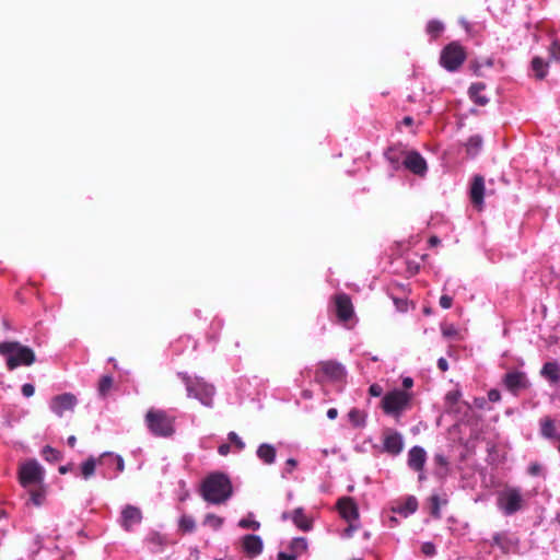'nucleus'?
<instances>
[{
  "mask_svg": "<svg viewBox=\"0 0 560 560\" xmlns=\"http://www.w3.org/2000/svg\"><path fill=\"white\" fill-rule=\"evenodd\" d=\"M292 522L303 532H308L312 529V522L305 515L303 508H296L292 512Z\"/></svg>",
  "mask_w": 560,
  "mask_h": 560,
  "instance_id": "27",
  "label": "nucleus"
},
{
  "mask_svg": "<svg viewBox=\"0 0 560 560\" xmlns=\"http://www.w3.org/2000/svg\"><path fill=\"white\" fill-rule=\"evenodd\" d=\"M462 397V393L459 390H451L445 396V401L450 405H455Z\"/></svg>",
  "mask_w": 560,
  "mask_h": 560,
  "instance_id": "48",
  "label": "nucleus"
},
{
  "mask_svg": "<svg viewBox=\"0 0 560 560\" xmlns=\"http://www.w3.org/2000/svg\"><path fill=\"white\" fill-rule=\"evenodd\" d=\"M97 468L104 479L113 480L124 471V458L112 452H105L97 458Z\"/></svg>",
  "mask_w": 560,
  "mask_h": 560,
  "instance_id": "8",
  "label": "nucleus"
},
{
  "mask_svg": "<svg viewBox=\"0 0 560 560\" xmlns=\"http://www.w3.org/2000/svg\"><path fill=\"white\" fill-rule=\"evenodd\" d=\"M238 527L244 529L258 530L260 523L254 518V513L249 512L246 517L238 521Z\"/></svg>",
  "mask_w": 560,
  "mask_h": 560,
  "instance_id": "38",
  "label": "nucleus"
},
{
  "mask_svg": "<svg viewBox=\"0 0 560 560\" xmlns=\"http://www.w3.org/2000/svg\"><path fill=\"white\" fill-rule=\"evenodd\" d=\"M402 386L405 389H409L413 386V380L409 376L402 378Z\"/></svg>",
  "mask_w": 560,
  "mask_h": 560,
  "instance_id": "58",
  "label": "nucleus"
},
{
  "mask_svg": "<svg viewBox=\"0 0 560 560\" xmlns=\"http://www.w3.org/2000/svg\"><path fill=\"white\" fill-rule=\"evenodd\" d=\"M415 471L418 472L419 482L427 480V475H425L424 469L423 470H415Z\"/></svg>",
  "mask_w": 560,
  "mask_h": 560,
  "instance_id": "60",
  "label": "nucleus"
},
{
  "mask_svg": "<svg viewBox=\"0 0 560 560\" xmlns=\"http://www.w3.org/2000/svg\"><path fill=\"white\" fill-rule=\"evenodd\" d=\"M114 380L110 375H103L97 385V392L100 397L105 398L108 392L112 389Z\"/></svg>",
  "mask_w": 560,
  "mask_h": 560,
  "instance_id": "34",
  "label": "nucleus"
},
{
  "mask_svg": "<svg viewBox=\"0 0 560 560\" xmlns=\"http://www.w3.org/2000/svg\"><path fill=\"white\" fill-rule=\"evenodd\" d=\"M485 178L481 175H475L469 189L470 201L478 210H482L485 205Z\"/></svg>",
  "mask_w": 560,
  "mask_h": 560,
  "instance_id": "20",
  "label": "nucleus"
},
{
  "mask_svg": "<svg viewBox=\"0 0 560 560\" xmlns=\"http://www.w3.org/2000/svg\"><path fill=\"white\" fill-rule=\"evenodd\" d=\"M42 456L49 463H57L61 459V453L49 445L43 447Z\"/></svg>",
  "mask_w": 560,
  "mask_h": 560,
  "instance_id": "39",
  "label": "nucleus"
},
{
  "mask_svg": "<svg viewBox=\"0 0 560 560\" xmlns=\"http://www.w3.org/2000/svg\"><path fill=\"white\" fill-rule=\"evenodd\" d=\"M440 242H441V241H440V238H439V237H436V236H431V237H430V240H429V244H430L431 246H435V245H438Z\"/></svg>",
  "mask_w": 560,
  "mask_h": 560,
  "instance_id": "64",
  "label": "nucleus"
},
{
  "mask_svg": "<svg viewBox=\"0 0 560 560\" xmlns=\"http://www.w3.org/2000/svg\"><path fill=\"white\" fill-rule=\"evenodd\" d=\"M45 478V469L35 459H27L19 467V481L23 488L31 485H42Z\"/></svg>",
  "mask_w": 560,
  "mask_h": 560,
  "instance_id": "9",
  "label": "nucleus"
},
{
  "mask_svg": "<svg viewBox=\"0 0 560 560\" xmlns=\"http://www.w3.org/2000/svg\"><path fill=\"white\" fill-rule=\"evenodd\" d=\"M383 452L397 456L404 450L402 434L393 429H386L383 433Z\"/></svg>",
  "mask_w": 560,
  "mask_h": 560,
  "instance_id": "16",
  "label": "nucleus"
},
{
  "mask_svg": "<svg viewBox=\"0 0 560 560\" xmlns=\"http://www.w3.org/2000/svg\"><path fill=\"white\" fill-rule=\"evenodd\" d=\"M549 58L555 61H560V44L555 40L549 47Z\"/></svg>",
  "mask_w": 560,
  "mask_h": 560,
  "instance_id": "47",
  "label": "nucleus"
},
{
  "mask_svg": "<svg viewBox=\"0 0 560 560\" xmlns=\"http://www.w3.org/2000/svg\"><path fill=\"white\" fill-rule=\"evenodd\" d=\"M495 504L504 516H512L525 508L526 500L520 487L505 486L498 491Z\"/></svg>",
  "mask_w": 560,
  "mask_h": 560,
  "instance_id": "4",
  "label": "nucleus"
},
{
  "mask_svg": "<svg viewBox=\"0 0 560 560\" xmlns=\"http://www.w3.org/2000/svg\"><path fill=\"white\" fill-rule=\"evenodd\" d=\"M224 524V518L213 513H209L205 516L203 525L211 527L213 530H219Z\"/></svg>",
  "mask_w": 560,
  "mask_h": 560,
  "instance_id": "37",
  "label": "nucleus"
},
{
  "mask_svg": "<svg viewBox=\"0 0 560 560\" xmlns=\"http://www.w3.org/2000/svg\"><path fill=\"white\" fill-rule=\"evenodd\" d=\"M442 334L446 338H453L457 335V329L453 325H450L447 327L442 328Z\"/></svg>",
  "mask_w": 560,
  "mask_h": 560,
  "instance_id": "54",
  "label": "nucleus"
},
{
  "mask_svg": "<svg viewBox=\"0 0 560 560\" xmlns=\"http://www.w3.org/2000/svg\"><path fill=\"white\" fill-rule=\"evenodd\" d=\"M0 355L10 371L19 366H30L36 361L34 351L19 341L0 342Z\"/></svg>",
  "mask_w": 560,
  "mask_h": 560,
  "instance_id": "3",
  "label": "nucleus"
},
{
  "mask_svg": "<svg viewBox=\"0 0 560 560\" xmlns=\"http://www.w3.org/2000/svg\"><path fill=\"white\" fill-rule=\"evenodd\" d=\"M427 452L422 446L415 445L408 451L407 465L411 470H423Z\"/></svg>",
  "mask_w": 560,
  "mask_h": 560,
  "instance_id": "22",
  "label": "nucleus"
},
{
  "mask_svg": "<svg viewBox=\"0 0 560 560\" xmlns=\"http://www.w3.org/2000/svg\"><path fill=\"white\" fill-rule=\"evenodd\" d=\"M78 404L77 397L71 393H63L50 399L49 409L61 418L66 411H72Z\"/></svg>",
  "mask_w": 560,
  "mask_h": 560,
  "instance_id": "15",
  "label": "nucleus"
},
{
  "mask_svg": "<svg viewBox=\"0 0 560 560\" xmlns=\"http://www.w3.org/2000/svg\"><path fill=\"white\" fill-rule=\"evenodd\" d=\"M307 539L305 537H295L290 542V550L298 557L307 549Z\"/></svg>",
  "mask_w": 560,
  "mask_h": 560,
  "instance_id": "36",
  "label": "nucleus"
},
{
  "mask_svg": "<svg viewBox=\"0 0 560 560\" xmlns=\"http://www.w3.org/2000/svg\"><path fill=\"white\" fill-rule=\"evenodd\" d=\"M320 374L330 382L339 383L346 381L348 372L346 366L339 361L325 360L318 362L316 377L318 378Z\"/></svg>",
  "mask_w": 560,
  "mask_h": 560,
  "instance_id": "10",
  "label": "nucleus"
},
{
  "mask_svg": "<svg viewBox=\"0 0 560 560\" xmlns=\"http://www.w3.org/2000/svg\"><path fill=\"white\" fill-rule=\"evenodd\" d=\"M278 560H296L298 555L293 553L291 550L290 552L287 551H280L278 552Z\"/></svg>",
  "mask_w": 560,
  "mask_h": 560,
  "instance_id": "53",
  "label": "nucleus"
},
{
  "mask_svg": "<svg viewBox=\"0 0 560 560\" xmlns=\"http://www.w3.org/2000/svg\"><path fill=\"white\" fill-rule=\"evenodd\" d=\"M402 124L406 125V126H411L413 124V118L410 117V116H406L404 119H402Z\"/></svg>",
  "mask_w": 560,
  "mask_h": 560,
  "instance_id": "63",
  "label": "nucleus"
},
{
  "mask_svg": "<svg viewBox=\"0 0 560 560\" xmlns=\"http://www.w3.org/2000/svg\"><path fill=\"white\" fill-rule=\"evenodd\" d=\"M177 376L184 382L187 396L198 399L203 406L211 407L215 388L201 377H190L186 372H178Z\"/></svg>",
  "mask_w": 560,
  "mask_h": 560,
  "instance_id": "5",
  "label": "nucleus"
},
{
  "mask_svg": "<svg viewBox=\"0 0 560 560\" xmlns=\"http://www.w3.org/2000/svg\"><path fill=\"white\" fill-rule=\"evenodd\" d=\"M46 499V489L39 487L30 491V502L35 506H42Z\"/></svg>",
  "mask_w": 560,
  "mask_h": 560,
  "instance_id": "35",
  "label": "nucleus"
},
{
  "mask_svg": "<svg viewBox=\"0 0 560 560\" xmlns=\"http://www.w3.org/2000/svg\"><path fill=\"white\" fill-rule=\"evenodd\" d=\"M21 393H22V395H23L24 397L30 398V397H32V396L34 395V393H35V387H34V385H33V384H31V383H25V384H23V385H22V387H21Z\"/></svg>",
  "mask_w": 560,
  "mask_h": 560,
  "instance_id": "49",
  "label": "nucleus"
},
{
  "mask_svg": "<svg viewBox=\"0 0 560 560\" xmlns=\"http://www.w3.org/2000/svg\"><path fill=\"white\" fill-rule=\"evenodd\" d=\"M542 471V466L538 463H530L527 467V472L530 476H539Z\"/></svg>",
  "mask_w": 560,
  "mask_h": 560,
  "instance_id": "52",
  "label": "nucleus"
},
{
  "mask_svg": "<svg viewBox=\"0 0 560 560\" xmlns=\"http://www.w3.org/2000/svg\"><path fill=\"white\" fill-rule=\"evenodd\" d=\"M406 154L407 150L401 144H394L385 150L384 158L393 171L390 176H394L395 172L404 168L402 161Z\"/></svg>",
  "mask_w": 560,
  "mask_h": 560,
  "instance_id": "18",
  "label": "nucleus"
},
{
  "mask_svg": "<svg viewBox=\"0 0 560 560\" xmlns=\"http://www.w3.org/2000/svg\"><path fill=\"white\" fill-rule=\"evenodd\" d=\"M502 383L504 387L514 396H517L520 392L525 390L530 386V382L526 373L518 370L505 373Z\"/></svg>",
  "mask_w": 560,
  "mask_h": 560,
  "instance_id": "11",
  "label": "nucleus"
},
{
  "mask_svg": "<svg viewBox=\"0 0 560 560\" xmlns=\"http://www.w3.org/2000/svg\"><path fill=\"white\" fill-rule=\"evenodd\" d=\"M411 400V393L395 388L383 396L381 407L385 415L399 419L410 408Z\"/></svg>",
  "mask_w": 560,
  "mask_h": 560,
  "instance_id": "6",
  "label": "nucleus"
},
{
  "mask_svg": "<svg viewBox=\"0 0 560 560\" xmlns=\"http://www.w3.org/2000/svg\"><path fill=\"white\" fill-rule=\"evenodd\" d=\"M256 456L265 465H272L276 463L277 450L272 444L261 443L256 450Z\"/></svg>",
  "mask_w": 560,
  "mask_h": 560,
  "instance_id": "24",
  "label": "nucleus"
},
{
  "mask_svg": "<svg viewBox=\"0 0 560 560\" xmlns=\"http://www.w3.org/2000/svg\"><path fill=\"white\" fill-rule=\"evenodd\" d=\"M148 542L153 545V546H156V547H163L165 545V537L162 536L161 534L159 533H151L149 536H148Z\"/></svg>",
  "mask_w": 560,
  "mask_h": 560,
  "instance_id": "43",
  "label": "nucleus"
},
{
  "mask_svg": "<svg viewBox=\"0 0 560 560\" xmlns=\"http://www.w3.org/2000/svg\"><path fill=\"white\" fill-rule=\"evenodd\" d=\"M96 467H97V459L94 458L93 456H90L86 460H84L81 464L82 477L85 480L90 479L94 475Z\"/></svg>",
  "mask_w": 560,
  "mask_h": 560,
  "instance_id": "32",
  "label": "nucleus"
},
{
  "mask_svg": "<svg viewBox=\"0 0 560 560\" xmlns=\"http://www.w3.org/2000/svg\"><path fill=\"white\" fill-rule=\"evenodd\" d=\"M243 551L250 559L257 558L264 550V541L260 536L254 534L244 535L241 538Z\"/></svg>",
  "mask_w": 560,
  "mask_h": 560,
  "instance_id": "19",
  "label": "nucleus"
},
{
  "mask_svg": "<svg viewBox=\"0 0 560 560\" xmlns=\"http://www.w3.org/2000/svg\"><path fill=\"white\" fill-rule=\"evenodd\" d=\"M445 26L443 22L439 20H430L427 23L425 32L431 37L432 40L439 38L441 34L444 32Z\"/></svg>",
  "mask_w": 560,
  "mask_h": 560,
  "instance_id": "30",
  "label": "nucleus"
},
{
  "mask_svg": "<svg viewBox=\"0 0 560 560\" xmlns=\"http://www.w3.org/2000/svg\"><path fill=\"white\" fill-rule=\"evenodd\" d=\"M421 552L429 558H432L436 555V547L431 541H425L421 546Z\"/></svg>",
  "mask_w": 560,
  "mask_h": 560,
  "instance_id": "46",
  "label": "nucleus"
},
{
  "mask_svg": "<svg viewBox=\"0 0 560 560\" xmlns=\"http://www.w3.org/2000/svg\"><path fill=\"white\" fill-rule=\"evenodd\" d=\"M436 365L442 372H446L448 370V363L445 358H440L436 362Z\"/></svg>",
  "mask_w": 560,
  "mask_h": 560,
  "instance_id": "57",
  "label": "nucleus"
},
{
  "mask_svg": "<svg viewBox=\"0 0 560 560\" xmlns=\"http://www.w3.org/2000/svg\"><path fill=\"white\" fill-rule=\"evenodd\" d=\"M402 164L405 170L416 176L424 177L428 173V163L425 159L416 150H407Z\"/></svg>",
  "mask_w": 560,
  "mask_h": 560,
  "instance_id": "12",
  "label": "nucleus"
},
{
  "mask_svg": "<svg viewBox=\"0 0 560 560\" xmlns=\"http://www.w3.org/2000/svg\"><path fill=\"white\" fill-rule=\"evenodd\" d=\"M338 417V410L336 408H329L327 410V418L330 420H335Z\"/></svg>",
  "mask_w": 560,
  "mask_h": 560,
  "instance_id": "59",
  "label": "nucleus"
},
{
  "mask_svg": "<svg viewBox=\"0 0 560 560\" xmlns=\"http://www.w3.org/2000/svg\"><path fill=\"white\" fill-rule=\"evenodd\" d=\"M296 466H298L296 459L288 458L285 462V466L281 472L282 478H288V476L293 472V470L296 468Z\"/></svg>",
  "mask_w": 560,
  "mask_h": 560,
  "instance_id": "45",
  "label": "nucleus"
},
{
  "mask_svg": "<svg viewBox=\"0 0 560 560\" xmlns=\"http://www.w3.org/2000/svg\"><path fill=\"white\" fill-rule=\"evenodd\" d=\"M336 314L339 320L348 322L353 315V306L349 295L341 293L335 298Z\"/></svg>",
  "mask_w": 560,
  "mask_h": 560,
  "instance_id": "21",
  "label": "nucleus"
},
{
  "mask_svg": "<svg viewBox=\"0 0 560 560\" xmlns=\"http://www.w3.org/2000/svg\"><path fill=\"white\" fill-rule=\"evenodd\" d=\"M142 518V512L138 506L127 504L121 509L118 523L126 532H132L141 524Z\"/></svg>",
  "mask_w": 560,
  "mask_h": 560,
  "instance_id": "13",
  "label": "nucleus"
},
{
  "mask_svg": "<svg viewBox=\"0 0 560 560\" xmlns=\"http://www.w3.org/2000/svg\"><path fill=\"white\" fill-rule=\"evenodd\" d=\"M179 529H182L185 533H191L196 528V523L192 516L190 515H183L179 518L178 522Z\"/></svg>",
  "mask_w": 560,
  "mask_h": 560,
  "instance_id": "40",
  "label": "nucleus"
},
{
  "mask_svg": "<svg viewBox=\"0 0 560 560\" xmlns=\"http://www.w3.org/2000/svg\"><path fill=\"white\" fill-rule=\"evenodd\" d=\"M439 303L442 308L448 310L453 305V298L451 295L443 294L441 295Z\"/></svg>",
  "mask_w": 560,
  "mask_h": 560,
  "instance_id": "50",
  "label": "nucleus"
},
{
  "mask_svg": "<svg viewBox=\"0 0 560 560\" xmlns=\"http://www.w3.org/2000/svg\"><path fill=\"white\" fill-rule=\"evenodd\" d=\"M67 443L70 447H74L75 446V443H77V438L74 435H70L68 439H67Z\"/></svg>",
  "mask_w": 560,
  "mask_h": 560,
  "instance_id": "62",
  "label": "nucleus"
},
{
  "mask_svg": "<svg viewBox=\"0 0 560 560\" xmlns=\"http://www.w3.org/2000/svg\"><path fill=\"white\" fill-rule=\"evenodd\" d=\"M230 452H231V445L228 443H223V444L219 445V447H218V453L221 456H226L230 454Z\"/></svg>",
  "mask_w": 560,
  "mask_h": 560,
  "instance_id": "56",
  "label": "nucleus"
},
{
  "mask_svg": "<svg viewBox=\"0 0 560 560\" xmlns=\"http://www.w3.org/2000/svg\"><path fill=\"white\" fill-rule=\"evenodd\" d=\"M466 57L465 48L458 42H452L442 49L440 65L448 72H455L465 62Z\"/></svg>",
  "mask_w": 560,
  "mask_h": 560,
  "instance_id": "7",
  "label": "nucleus"
},
{
  "mask_svg": "<svg viewBox=\"0 0 560 560\" xmlns=\"http://www.w3.org/2000/svg\"><path fill=\"white\" fill-rule=\"evenodd\" d=\"M360 528V522H350L341 533L342 538H351L353 534Z\"/></svg>",
  "mask_w": 560,
  "mask_h": 560,
  "instance_id": "44",
  "label": "nucleus"
},
{
  "mask_svg": "<svg viewBox=\"0 0 560 560\" xmlns=\"http://www.w3.org/2000/svg\"><path fill=\"white\" fill-rule=\"evenodd\" d=\"M433 462H434V465L436 466L434 474L438 477L445 476L447 472V467H448V460H447L446 456L441 453H438L434 455Z\"/></svg>",
  "mask_w": 560,
  "mask_h": 560,
  "instance_id": "33",
  "label": "nucleus"
},
{
  "mask_svg": "<svg viewBox=\"0 0 560 560\" xmlns=\"http://www.w3.org/2000/svg\"><path fill=\"white\" fill-rule=\"evenodd\" d=\"M488 399L491 402H498L501 400V393L498 389L492 388L488 392Z\"/></svg>",
  "mask_w": 560,
  "mask_h": 560,
  "instance_id": "55",
  "label": "nucleus"
},
{
  "mask_svg": "<svg viewBox=\"0 0 560 560\" xmlns=\"http://www.w3.org/2000/svg\"><path fill=\"white\" fill-rule=\"evenodd\" d=\"M431 502V515L435 518L441 517V511H440V497L438 494H433L430 498Z\"/></svg>",
  "mask_w": 560,
  "mask_h": 560,
  "instance_id": "42",
  "label": "nucleus"
},
{
  "mask_svg": "<svg viewBox=\"0 0 560 560\" xmlns=\"http://www.w3.org/2000/svg\"><path fill=\"white\" fill-rule=\"evenodd\" d=\"M369 394L373 397H381L383 395V387L377 383H373L369 387Z\"/></svg>",
  "mask_w": 560,
  "mask_h": 560,
  "instance_id": "51",
  "label": "nucleus"
},
{
  "mask_svg": "<svg viewBox=\"0 0 560 560\" xmlns=\"http://www.w3.org/2000/svg\"><path fill=\"white\" fill-rule=\"evenodd\" d=\"M486 84L482 82H475L468 89L469 98L479 106H485L489 103V98L482 95Z\"/></svg>",
  "mask_w": 560,
  "mask_h": 560,
  "instance_id": "26",
  "label": "nucleus"
},
{
  "mask_svg": "<svg viewBox=\"0 0 560 560\" xmlns=\"http://www.w3.org/2000/svg\"><path fill=\"white\" fill-rule=\"evenodd\" d=\"M337 509L340 516L347 522H359V508L351 497H342L337 501Z\"/></svg>",
  "mask_w": 560,
  "mask_h": 560,
  "instance_id": "17",
  "label": "nucleus"
},
{
  "mask_svg": "<svg viewBox=\"0 0 560 560\" xmlns=\"http://www.w3.org/2000/svg\"><path fill=\"white\" fill-rule=\"evenodd\" d=\"M201 497L211 504L226 502L233 493L230 478L223 472L210 474L201 483Z\"/></svg>",
  "mask_w": 560,
  "mask_h": 560,
  "instance_id": "2",
  "label": "nucleus"
},
{
  "mask_svg": "<svg viewBox=\"0 0 560 560\" xmlns=\"http://www.w3.org/2000/svg\"><path fill=\"white\" fill-rule=\"evenodd\" d=\"M475 405H476L478 408H480V409L485 408V405H486V400H485V398H476V399H475Z\"/></svg>",
  "mask_w": 560,
  "mask_h": 560,
  "instance_id": "61",
  "label": "nucleus"
},
{
  "mask_svg": "<svg viewBox=\"0 0 560 560\" xmlns=\"http://www.w3.org/2000/svg\"><path fill=\"white\" fill-rule=\"evenodd\" d=\"M530 68L538 80H544L548 74L549 63L541 57H534L530 62Z\"/></svg>",
  "mask_w": 560,
  "mask_h": 560,
  "instance_id": "28",
  "label": "nucleus"
},
{
  "mask_svg": "<svg viewBox=\"0 0 560 560\" xmlns=\"http://www.w3.org/2000/svg\"><path fill=\"white\" fill-rule=\"evenodd\" d=\"M176 412L159 408H150L144 416V424L149 433L155 438L168 439L176 432Z\"/></svg>",
  "mask_w": 560,
  "mask_h": 560,
  "instance_id": "1",
  "label": "nucleus"
},
{
  "mask_svg": "<svg viewBox=\"0 0 560 560\" xmlns=\"http://www.w3.org/2000/svg\"><path fill=\"white\" fill-rule=\"evenodd\" d=\"M350 423L355 428H364L366 424V413L360 409L353 408L349 411Z\"/></svg>",
  "mask_w": 560,
  "mask_h": 560,
  "instance_id": "31",
  "label": "nucleus"
},
{
  "mask_svg": "<svg viewBox=\"0 0 560 560\" xmlns=\"http://www.w3.org/2000/svg\"><path fill=\"white\" fill-rule=\"evenodd\" d=\"M539 435L556 446L560 453V432L555 419L549 416L539 419Z\"/></svg>",
  "mask_w": 560,
  "mask_h": 560,
  "instance_id": "14",
  "label": "nucleus"
},
{
  "mask_svg": "<svg viewBox=\"0 0 560 560\" xmlns=\"http://www.w3.org/2000/svg\"><path fill=\"white\" fill-rule=\"evenodd\" d=\"M540 376L550 384H558L560 382V364L557 361L544 363L540 370Z\"/></svg>",
  "mask_w": 560,
  "mask_h": 560,
  "instance_id": "23",
  "label": "nucleus"
},
{
  "mask_svg": "<svg viewBox=\"0 0 560 560\" xmlns=\"http://www.w3.org/2000/svg\"><path fill=\"white\" fill-rule=\"evenodd\" d=\"M228 440L234 445L235 452L240 453L245 448V442L234 431L228 433Z\"/></svg>",
  "mask_w": 560,
  "mask_h": 560,
  "instance_id": "41",
  "label": "nucleus"
},
{
  "mask_svg": "<svg viewBox=\"0 0 560 560\" xmlns=\"http://www.w3.org/2000/svg\"><path fill=\"white\" fill-rule=\"evenodd\" d=\"M482 142H483L482 137L479 135H474V136L469 137L466 142L467 154L472 158L476 156L482 148Z\"/></svg>",
  "mask_w": 560,
  "mask_h": 560,
  "instance_id": "29",
  "label": "nucleus"
},
{
  "mask_svg": "<svg viewBox=\"0 0 560 560\" xmlns=\"http://www.w3.org/2000/svg\"><path fill=\"white\" fill-rule=\"evenodd\" d=\"M417 509L418 501L413 495H410L404 502L397 503L395 506H393L392 511L402 517H408L412 515Z\"/></svg>",
  "mask_w": 560,
  "mask_h": 560,
  "instance_id": "25",
  "label": "nucleus"
}]
</instances>
